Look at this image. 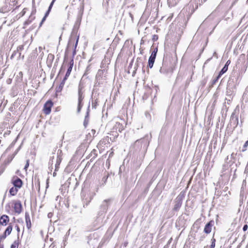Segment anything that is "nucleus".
<instances>
[{
	"label": "nucleus",
	"mask_w": 248,
	"mask_h": 248,
	"mask_svg": "<svg viewBox=\"0 0 248 248\" xmlns=\"http://www.w3.org/2000/svg\"><path fill=\"white\" fill-rule=\"evenodd\" d=\"M98 188L95 189H90L87 193L85 192L83 190L81 192V198L83 203V206H87L91 202L94 196L96 194V192H97Z\"/></svg>",
	"instance_id": "obj_1"
},
{
	"label": "nucleus",
	"mask_w": 248,
	"mask_h": 248,
	"mask_svg": "<svg viewBox=\"0 0 248 248\" xmlns=\"http://www.w3.org/2000/svg\"><path fill=\"white\" fill-rule=\"evenodd\" d=\"M248 66V58L245 54H241L238 60L236 66L239 69V74H243L245 73Z\"/></svg>",
	"instance_id": "obj_2"
},
{
	"label": "nucleus",
	"mask_w": 248,
	"mask_h": 248,
	"mask_svg": "<svg viewBox=\"0 0 248 248\" xmlns=\"http://www.w3.org/2000/svg\"><path fill=\"white\" fill-rule=\"evenodd\" d=\"M231 75L228 81L227 88V95L231 96L233 92V89L235 88L236 86L238 84V77L237 75Z\"/></svg>",
	"instance_id": "obj_3"
},
{
	"label": "nucleus",
	"mask_w": 248,
	"mask_h": 248,
	"mask_svg": "<svg viewBox=\"0 0 248 248\" xmlns=\"http://www.w3.org/2000/svg\"><path fill=\"white\" fill-rule=\"evenodd\" d=\"M159 72L161 74L166 76L170 73H172L173 69L170 63L164 59L162 65L160 68Z\"/></svg>",
	"instance_id": "obj_4"
},
{
	"label": "nucleus",
	"mask_w": 248,
	"mask_h": 248,
	"mask_svg": "<svg viewBox=\"0 0 248 248\" xmlns=\"http://www.w3.org/2000/svg\"><path fill=\"white\" fill-rule=\"evenodd\" d=\"M185 197V193L184 191H181L180 194L174 200V207L172 209L173 211L178 212L180 209L183 201Z\"/></svg>",
	"instance_id": "obj_5"
},
{
	"label": "nucleus",
	"mask_w": 248,
	"mask_h": 248,
	"mask_svg": "<svg viewBox=\"0 0 248 248\" xmlns=\"http://www.w3.org/2000/svg\"><path fill=\"white\" fill-rule=\"evenodd\" d=\"M112 199L104 200L100 205V210L98 214L100 216L105 214L108 210V207L111 204Z\"/></svg>",
	"instance_id": "obj_6"
},
{
	"label": "nucleus",
	"mask_w": 248,
	"mask_h": 248,
	"mask_svg": "<svg viewBox=\"0 0 248 248\" xmlns=\"http://www.w3.org/2000/svg\"><path fill=\"white\" fill-rule=\"evenodd\" d=\"M230 123L235 128L238 124V113H237L236 110H235L232 114L230 119Z\"/></svg>",
	"instance_id": "obj_7"
},
{
	"label": "nucleus",
	"mask_w": 248,
	"mask_h": 248,
	"mask_svg": "<svg viewBox=\"0 0 248 248\" xmlns=\"http://www.w3.org/2000/svg\"><path fill=\"white\" fill-rule=\"evenodd\" d=\"M107 71L105 69H99L96 75V79L98 81L99 83L102 79H105Z\"/></svg>",
	"instance_id": "obj_8"
},
{
	"label": "nucleus",
	"mask_w": 248,
	"mask_h": 248,
	"mask_svg": "<svg viewBox=\"0 0 248 248\" xmlns=\"http://www.w3.org/2000/svg\"><path fill=\"white\" fill-rule=\"evenodd\" d=\"M53 102L51 100H48L44 105V112L46 115L49 114L51 110V108L53 106Z\"/></svg>",
	"instance_id": "obj_9"
},
{
	"label": "nucleus",
	"mask_w": 248,
	"mask_h": 248,
	"mask_svg": "<svg viewBox=\"0 0 248 248\" xmlns=\"http://www.w3.org/2000/svg\"><path fill=\"white\" fill-rule=\"evenodd\" d=\"M12 183L14 186V187L18 188L21 187L23 185V182L21 179L17 176H14L13 178Z\"/></svg>",
	"instance_id": "obj_10"
},
{
	"label": "nucleus",
	"mask_w": 248,
	"mask_h": 248,
	"mask_svg": "<svg viewBox=\"0 0 248 248\" xmlns=\"http://www.w3.org/2000/svg\"><path fill=\"white\" fill-rule=\"evenodd\" d=\"M83 94V93H78V105L77 108V111L78 113L80 112L83 106L82 100L84 98Z\"/></svg>",
	"instance_id": "obj_11"
},
{
	"label": "nucleus",
	"mask_w": 248,
	"mask_h": 248,
	"mask_svg": "<svg viewBox=\"0 0 248 248\" xmlns=\"http://www.w3.org/2000/svg\"><path fill=\"white\" fill-rule=\"evenodd\" d=\"M14 210L15 212L19 214H20L22 211V206L21 203L20 201L16 202L14 204Z\"/></svg>",
	"instance_id": "obj_12"
},
{
	"label": "nucleus",
	"mask_w": 248,
	"mask_h": 248,
	"mask_svg": "<svg viewBox=\"0 0 248 248\" xmlns=\"http://www.w3.org/2000/svg\"><path fill=\"white\" fill-rule=\"evenodd\" d=\"M9 221V217L3 215L0 217V224L3 226H6Z\"/></svg>",
	"instance_id": "obj_13"
},
{
	"label": "nucleus",
	"mask_w": 248,
	"mask_h": 248,
	"mask_svg": "<svg viewBox=\"0 0 248 248\" xmlns=\"http://www.w3.org/2000/svg\"><path fill=\"white\" fill-rule=\"evenodd\" d=\"M213 223V221H210L205 225L204 229V232L205 233L208 234L211 232L212 226Z\"/></svg>",
	"instance_id": "obj_14"
},
{
	"label": "nucleus",
	"mask_w": 248,
	"mask_h": 248,
	"mask_svg": "<svg viewBox=\"0 0 248 248\" xmlns=\"http://www.w3.org/2000/svg\"><path fill=\"white\" fill-rule=\"evenodd\" d=\"M25 220L26 223V226L28 229H30L31 226V221L30 219V215L28 213L26 212L25 215Z\"/></svg>",
	"instance_id": "obj_15"
},
{
	"label": "nucleus",
	"mask_w": 248,
	"mask_h": 248,
	"mask_svg": "<svg viewBox=\"0 0 248 248\" xmlns=\"http://www.w3.org/2000/svg\"><path fill=\"white\" fill-rule=\"evenodd\" d=\"M73 62L72 63H70V65L69 66V67H68V69L67 70V72L66 73L65 77L63 78L64 80H66L67 79L68 77L70 75V73L71 72V71H72V68H73Z\"/></svg>",
	"instance_id": "obj_16"
},
{
	"label": "nucleus",
	"mask_w": 248,
	"mask_h": 248,
	"mask_svg": "<svg viewBox=\"0 0 248 248\" xmlns=\"http://www.w3.org/2000/svg\"><path fill=\"white\" fill-rule=\"evenodd\" d=\"M179 0H167L168 4L169 7H173L176 5Z\"/></svg>",
	"instance_id": "obj_17"
},
{
	"label": "nucleus",
	"mask_w": 248,
	"mask_h": 248,
	"mask_svg": "<svg viewBox=\"0 0 248 248\" xmlns=\"http://www.w3.org/2000/svg\"><path fill=\"white\" fill-rule=\"evenodd\" d=\"M89 106L88 107V110L87 111V113H86V115L85 117V119H84V123H83V124L84 125L85 127H86L87 125L88 124V122H89Z\"/></svg>",
	"instance_id": "obj_18"
},
{
	"label": "nucleus",
	"mask_w": 248,
	"mask_h": 248,
	"mask_svg": "<svg viewBox=\"0 0 248 248\" xmlns=\"http://www.w3.org/2000/svg\"><path fill=\"white\" fill-rule=\"evenodd\" d=\"M155 58L150 56L148 60V67L150 68H152L155 62Z\"/></svg>",
	"instance_id": "obj_19"
},
{
	"label": "nucleus",
	"mask_w": 248,
	"mask_h": 248,
	"mask_svg": "<svg viewBox=\"0 0 248 248\" xmlns=\"http://www.w3.org/2000/svg\"><path fill=\"white\" fill-rule=\"evenodd\" d=\"M18 188H16V187H12L10 189L9 193L12 196H15L17 194L18 191Z\"/></svg>",
	"instance_id": "obj_20"
},
{
	"label": "nucleus",
	"mask_w": 248,
	"mask_h": 248,
	"mask_svg": "<svg viewBox=\"0 0 248 248\" xmlns=\"http://www.w3.org/2000/svg\"><path fill=\"white\" fill-rule=\"evenodd\" d=\"M84 88V84L82 82H80L78 87V93H83V90Z\"/></svg>",
	"instance_id": "obj_21"
},
{
	"label": "nucleus",
	"mask_w": 248,
	"mask_h": 248,
	"mask_svg": "<svg viewBox=\"0 0 248 248\" xmlns=\"http://www.w3.org/2000/svg\"><path fill=\"white\" fill-rule=\"evenodd\" d=\"M62 158L61 157H60L58 158H57V161L55 164V171H57L59 168V166L60 165V163L62 161Z\"/></svg>",
	"instance_id": "obj_22"
},
{
	"label": "nucleus",
	"mask_w": 248,
	"mask_h": 248,
	"mask_svg": "<svg viewBox=\"0 0 248 248\" xmlns=\"http://www.w3.org/2000/svg\"><path fill=\"white\" fill-rule=\"evenodd\" d=\"M13 229V226L11 224H9L8 226L4 232L7 233L8 235L10 234Z\"/></svg>",
	"instance_id": "obj_23"
},
{
	"label": "nucleus",
	"mask_w": 248,
	"mask_h": 248,
	"mask_svg": "<svg viewBox=\"0 0 248 248\" xmlns=\"http://www.w3.org/2000/svg\"><path fill=\"white\" fill-rule=\"evenodd\" d=\"M24 49V45H20L18 46L17 48L16 51L18 53V57H20L21 56V51Z\"/></svg>",
	"instance_id": "obj_24"
},
{
	"label": "nucleus",
	"mask_w": 248,
	"mask_h": 248,
	"mask_svg": "<svg viewBox=\"0 0 248 248\" xmlns=\"http://www.w3.org/2000/svg\"><path fill=\"white\" fill-rule=\"evenodd\" d=\"M221 76L218 74V75L217 77H215L212 80V85H213L214 84H216V83L217 81V80L220 78Z\"/></svg>",
	"instance_id": "obj_25"
},
{
	"label": "nucleus",
	"mask_w": 248,
	"mask_h": 248,
	"mask_svg": "<svg viewBox=\"0 0 248 248\" xmlns=\"http://www.w3.org/2000/svg\"><path fill=\"white\" fill-rule=\"evenodd\" d=\"M144 139H141L140 140H137L134 143L135 146H141V143L143 142Z\"/></svg>",
	"instance_id": "obj_26"
},
{
	"label": "nucleus",
	"mask_w": 248,
	"mask_h": 248,
	"mask_svg": "<svg viewBox=\"0 0 248 248\" xmlns=\"http://www.w3.org/2000/svg\"><path fill=\"white\" fill-rule=\"evenodd\" d=\"M228 67L227 65H224V67L222 68L221 71L219 72V74L222 76L223 74H224L228 70Z\"/></svg>",
	"instance_id": "obj_27"
},
{
	"label": "nucleus",
	"mask_w": 248,
	"mask_h": 248,
	"mask_svg": "<svg viewBox=\"0 0 248 248\" xmlns=\"http://www.w3.org/2000/svg\"><path fill=\"white\" fill-rule=\"evenodd\" d=\"M65 80H64V79H63L57 89V91H61L62 90V89L63 87V86L65 84Z\"/></svg>",
	"instance_id": "obj_28"
},
{
	"label": "nucleus",
	"mask_w": 248,
	"mask_h": 248,
	"mask_svg": "<svg viewBox=\"0 0 248 248\" xmlns=\"http://www.w3.org/2000/svg\"><path fill=\"white\" fill-rule=\"evenodd\" d=\"M157 52V48H155L154 50V51H153V52H152V54H151L150 57L155 58Z\"/></svg>",
	"instance_id": "obj_29"
},
{
	"label": "nucleus",
	"mask_w": 248,
	"mask_h": 248,
	"mask_svg": "<svg viewBox=\"0 0 248 248\" xmlns=\"http://www.w3.org/2000/svg\"><path fill=\"white\" fill-rule=\"evenodd\" d=\"M18 242L15 241L11 246V248H18Z\"/></svg>",
	"instance_id": "obj_30"
},
{
	"label": "nucleus",
	"mask_w": 248,
	"mask_h": 248,
	"mask_svg": "<svg viewBox=\"0 0 248 248\" xmlns=\"http://www.w3.org/2000/svg\"><path fill=\"white\" fill-rule=\"evenodd\" d=\"M34 18H35L34 16H33L32 18H29V19H28L27 21H26L24 22V25H27L30 24L31 23V22L32 21V20L34 19Z\"/></svg>",
	"instance_id": "obj_31"
},
{
	"label": "nucleus",
	"mask_w": 248,
	"mask_h": 248,
	"mask_svg": "<svg viewBox=\"0 0 248 248\" xmlns=\"http://www.w3.org/2000/svg\"><path fill=\"white\" fill-rule=\"evenodd\" d=\"M108 175H105L102 179V182H103L102 185H105L107 181V179L108 178Z\"/></svg>",
	"instance_id": "obj_32"
},
{
	"label": "nucleus",
	"mask_w": 248,
	"mask_h": 248,
	"mask_svg": "<svg viewBox=\"0 0 248 248\" xmlns=\"http://www.w3.org/2000/svg\"><path fill=\"white\" fill-rule=\"evenodd\" d=\"M158 89V88L156 86L153 87V88L152 89H150V90H152V93L153 92L155 93V94L157 93Z\"/></svg>",
	"instance_id": "obj_33"
},
{
	"label": "nucleus",
	"mask_w": 248,
	"mask_h": 248,
	"mask_svg": "<svg viewBox=\"0 0 248 248\" xmlns=\"http://www.w3.org/2000/svg\"><path fill=\"white\" fill-rule=\"evenodd\" d=\"M248 146V140L247 141H246V142L244 144L243 149L242 150V152H244V151H246Z\"/></svg>",
	"instance_id": "obj_34"
},
{
	"label": "nucleus",
	"mask_w": 248,
	"mask_h": 248,
	"mask_svg": "<svg viewBox=\"0 0 248 248\" xmlns=\"http://www.w3.org/2000/svg\"><path fill=\"white\" fill-rule=\"evenodd\" d=\"M7 235H8L7 233H6L5 232H4V233L2 235L0 236V242L2 240L5 239Z\"/></svg>",
	"instance_id": "obj_35"
},
{
	"label": "nucleus",
	"mask_w": 248,
	"mask_h": 248,
	"mask_svg": "<svg viewBox=\"0 0 248 248\" xmlns=\"http://www.w3.org/2000/svg\"><path fill=\"white\" fill-rule=\"evenodd\" d=\"M62 151L61 150H58L57 151V158H59L60 157H62Z\"/></svg>",
	"instance_id": "obj_36"
},
{
	"label": "nucleus",
	"mask_w": 248,
	"mask_h": 248,
	"mask_svg": "<svg viewBox=\"0 0 248 248\" xmlns=\"http://www.w3.org/2000/svg\"><path fill=\"white\" fill-rule=\"evenodd\" d=\"M29 160H27V161H26V164L24 167V170H27L28 168L29 167Z\"/></svg>",
	"instance_id": "obj_37"
},
{
	"label": "nucleus",
	"mask_w": 248,
	"mask_h": 248,
	"mask_svg": "<svg viewBox=\"0 0 248 248\" xmlns=\"http://www.w3.org/2000/svg\"><path fill=\"white\" fill-rule=\"evenodd\" d=\"M54 58V56L53 55L51 54H48V60H51V61H52L53 60Z\"/></svg>",
	"instance_id": "obj_38"
},
{
	"label": "nucleus",
	"mask_w": 248,
	"mask_h": 248,
	"mask_svg": "<svg viewBox=\"0 0 248 248\" xmlns=\"http://www.w3.org/2000/svg\"><path fill=\"white\" fill-rule=\"evenodd\" d=\"M17 53L18 52L16 51V50L14 51L11 56V59H13L15 57V56L16 55V53Z\"/></svg>",
	"instance_id": "obj_39"
},
{
	"label": "nucleus",
	"mask_w": 248,
	"mask_h": 248,
	"mask_svg": "<svg viewBox=\"0 0 248 248\" xmlns=\"http://www.w3.org/2000/svg\"><path fill=\"white\" fill-rule=\"evenodd\" d=\"M152 39H153V40L154 41H156V40L158 39V35H155V34L153 36V38H152Z\"/></svg>",
	"instance_id": "obj_40"
},
{
	"label": "nucleus",
	"mask_w": 248,
	"mask_h": 248,
	"mask_svg": "<svg viewBox=\"0 0 248 248\" xmlns=\"http://www.w3.org/2000/svg\"><path fill=\"white\" fill-rule=\"evenodd\" d=\"M35 13H36V9H34L32 11V12H31V15L30 18H32L33 17V15H34L35 14Z\"/></svg>",
	"instance_id": "obj_41"
},
{
	"label": "nucleus",
	"mask_w": 248,
	"mask_h": 248,
	"mask_svg": "<svg viewBox=\"0 0 248 248\" xmlns=\"http://www.w3.org/2000/svg\"><path fill=\"white\" fill-rule=\"evenodd\" d=\"M248 226L247 224H245L244 225L243 227V230L244 231H246L247 230H248Z\"/></svg>",
	"instance_id": "obj_42"
},
{
	"label": "nucleus",
	"mask_w": 248,
	"mask_h": 248,
	"mask_svg": "<svg viewBox=\"0 0 248 248\" xmlns=\"http://www.w3.org/2000/svg\"><path fill=\"white\" fill-rule=\"evenodd\" d=\"M52 216H53V213H52L49 212V213H48V214H47L48 218H50L52 217Z\"/></svg>",
	"instance_id": "obj_43"
},
{
	"label": "nucleus",
	"mask_w": 248,
	"mask_h": 248,
	"mask_svg": "<svg viewBox=\"0 0 248 248\" xmlns=\"http://www.w3.org/2000/svg\"><path fill=\"white\" fill-rule=\"evenodd\" d=\"M46 16H45L43 17V19H42V21H41V23H40V26H41V25H42V24H43V22L46 20Z\"/></svg>",
	"instance_id": "obj_44"
},
{
	"label": "nucleus",
	"mask_w": 248,
	"mask_h": 248,
	"mask_svg": "<svg viewBox=\"0 0 248 248\" xmlns=\"http://www.w3.org/2000/svg\"><path fill=\"white\" fill-rule=\"evenodd\" d=\"M145 115L147 118H150V114L148 112H145Z\"/></svg>",
	"instance_id": "obj_45"
},
{
	"label": "nucleus",
	"mask_w": 248,
	"mask_h": 248,
	"mask_svg": "<svg viewBox=\"0 0 248 248\" xmlns=\"http://www.w3.org/2000/svg\"><path fill=\"white\" fill-rule=\"evenodd\" d=\"M78 38H79V37L78 36V38H77L76 42V44H75V49H76V47H77V46L78 45Z\"/></svg>",
	"instance_id": "obj_46"
},
{
	"label": "nucleus",
	"mask_w": 248,
	"mask_h": 248,
	"mask_svg": "<svg viewBox=\"0 0 248 248\" xmlns=\"http://www.w3.org/2000/svg\"><path fill=\"white\" fill-rule=\"evenodd\" d=\"M230 63H231V61H230V60H228V61L226 62V64H225V65H227V67L228 68V66H229V65L230 64Z\"/></svg>",
	"instance_id": "obj_47"
},
{
	"label": "nucleus",
	"mask_w": 248,
	"mask_h": 248,
	"mask_svg": "<svg viewBox=\"0 0 248 248\" xmlns=\"http://www.w3.org/2000/svg\"><path fill=\"white\" fill-rule=\"evenodd\" d=\"M211 243H216V239L214 238V237H213L212 239H211Z\"/></svg>",
	"instance_id": "obj_48"
},
{
	"label": "nucleus",
	"mask_w": 248,
	"mask_h": 248,
	"mask_svg": "<svg viewBox=\"0 0 248 248\" xmlns=\"http://www.w3.org/2000/svg\"><path fill=\"white\" fill-rule=\"evenodd\" d=\"M50 12V11H48L47 10V11L46 12V14H45V16L47 17V16H48V15H49V14Z\"/></svg>",
	"instance_id": "obj_49"
},
{
	"label": "nucleus",
	"mask_w": 248,
	"mask_h": 248,
	"mask_svg": "<svg viewBox=\"0 0 248 248\" xmlns=\"http://www.w3.org/2000/svg\"><path fill=\"white\" fill-rule=\"evenodd\" d=\"M199 0L200 4H201V3H202L203 2L206 1L207 0Z\"/></svg>",
	"instance_id": "obj_50"
},
{
	"label": "nucleus",
	"mask_w": 248,
	"mask_h": 248,
	"mask_svg": "<svg viewBox=\"0 0 248 248\" xmlns=\"http://www.w3.org/2000/svg\"><path fill=\"white\" fill-rule=\"evenodd\" d=\"M215 247V244L211 243V245L210 246V248H214Z\"/></svg>",
	"instance_id": "obj_51"
},
{
	"label": "nucleus",
	"mask_w": 248,
	"mask_h": 248,
	"mask_svg": "<svg viewBox=\"0 0 248 248\" xmlns=\"http://www.w3.org/2000/svg\"><path fill=\"white\" fill-rule=\"evenodd\" d=\"M16 231L19 232L20 231V229H19V227L18 225H16Z\"/></svg>",
	"instance_id": "obj_52"
},
{
	"label": "nucleus",
	"mask_w": 248,
	"mask_h": 248,
	"mask_svg": "<svg viewBox=\"0 0 248 248\" xmlns=\"http://www.w3.org/2000/svg\"><path fill=\"white\" fill-rule=\"evenodd\" d=\"M235 155V154H234V153H232L231 155V158H234Z\"/></svg>",
	"instance_id": "obj_53"
},
{
	"label": "nucleus",
	"mask_w": 248,
	"mask_h": 248,
	"mask_svg": "<svg viewBox=\"0 0 248 248\" xmlns=\"http://www.w3.org/2000/svg\"><path fill=\"white\" fill-rule=\"evenodd\" d=\"M52 6H51V5H49V7H48V10H48V11H51V9H52Z\"/></svg>",
	"instance_id": "obj_54"
},
{
	"label": "nucleus",
	"mask_w": 248,
	"mask_h": 248,
	"mask_svg": "<svg viewBox=\"0 0 248 248\" xmlns=\"http://www.w3.org/2000/svg\"><path fill=\"white\" fill-rule=\"evenodd\" d=\"M136 69H135V70L133 71V73H132V76H133V77H134V76H135V74H136Z\"/></svg>",
	"instance_id": "obj_55"
},
{
	"label": "nucleus",
	"mask_w": 248,
	"mask_h": 248,
	"mask_svg": "<svg viewBox=\"0 0 248 248\" xmlns=\"http://www.w3.org/2000/svg\"><path fill=\"white\" fill-rule=\"evenodd\" d=\"M38 49H39V51H41L42 50L43 48L41 46H39L38 47Z\"/></svg>",
	"instance_id": "obj_56"
},
{
	"label": "nucleus",
	"mask_w": 248,
	"mask_h": 248,
	"mask_svg": "<svg viewBox=\"0 0 248 248\" xmlns=\"http://www.w3.org/2000/svg\"><path fill=\"white\" fill-rule=\"evenodd\" d=\"M54 3V1H52L50 3V5H51V6H53Z\"/></svg>",
	"instance_id": "obj_57"
},
{
	"label": "nucleus",
	"mask_w": 248,
	"mask_h": 248,
	"mask_svg": "<svg viewBox=\"0 0 248 248\" xmlns=\"http://www.w3.org/2000/svg\"><path fill=\"white\" fill-rule=\"evenodd\" d=\"M129 15L131 17V18L132 19H133V15H132V14L131 13H129Z\"/></svg>",
	"instance_id": "obj_58"
},
{
	"label": "nucleus",
	"mask_w": 248,
	"mask_h": 248,
	"mask_svg": "<svg viewBox=\"0 0 248 248\" xmlns=\"http://www.w3.org/2000/svg\"><path fill=\"white\" fill-rule=\"evenodd\" d=\"M55 171H55L53 172V176H56V172H55Z\"/></svg>",
	"instance_id": "obj_59"
},
{
	"label": "nucleus",
	"mask_w": 248,
	"mask_h": 248,
	"mask_svg": "<svg viewBox=\"0 0 248 248\" xmlns=\"http://www.w3.org/2000/svg\"><path fill=\"white\" fill-rule=\"evenodd\" d=\"M127 243H125L124 244V246L125 247H126V245H127Z\"/></svg>",
	"instance_id": "obj_60"
},
{
	"label": "nucleus",
	"mask_w": 248,
	"mask_h": 248,
	"mask_svg": "<svg viewBox=\"0 0 248 248\" xmlns=\"http://www.w3.org/2000/svg\"><path fill=\"white\" fill-rule=\"evenodd\" d=\"M203 237H202L201 238V239H200V240H201V241L202 240H203Z\"/></svg>",
	"instance_id": "obj_61"
},
{
	"label": "nucleus",
	"mask_w": 248,
	"mask_h": 248,
	"mask_svg": "<svg viewBox=\"0 0 248 248\" xmlns=\"http://www.w3.org/2000/svg\"><path fill=\"white\" fill-rule=\"evenodd\" d=\"M75 53H76V52H75V51L74 50V52H73V54H74V55H75Z\"/></svg>",
	"instance_id": "obj_62"
},
{
	"label": "nucleus",
	"mask_w": 248,
	"mask_h": 248,
	"mask_svg": "<svg viewBox=\"0 0 248 248\" xmlns=\"http://www.w3.org/2000/svg\"><path fill=\"white\" fill-rule=\"evenodd\" d=\"M112 153H111L109 154V156H110V155H112Z\"/></svg>",
	"instance_id": "obj_63"
},
{
	"label": "nucleus",
	"mask_w": 248,
	"mask_h": 248,
	"mask_svg": "<svg viewBox=\"0 0 248 248\" xmlns=\"http://www.w3.org/2000/svg\"><path fill=\"white\" fill-rule=\"evenodd\" d=\"M247 3H248V0H247Z\"/></svg>",
	"instance_id": "obj_64"
}]
</instances>
